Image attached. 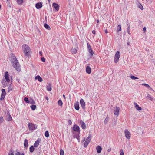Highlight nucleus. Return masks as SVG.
<instances>
[{"mask_svg": "<svg viewBox=\"0 0 155 155\" xmlns=\"http://www.w3.org/2000/svg\"><path fill=\"white\" fill-rule=\"evenodd\" d=\"M41 60L43 62H45V59L44 57L41 58Z\"/></svg>", "mask_w": 155, "mask_h": 155, "instance_id": "nucleus-48", "label": "nucleus"}, {"mask_svg": "<svg viewBox=\"0 0 155 155\" xmlns=\"http://www.w3.org/2000/svg\"><path fill=\"white\" fill-rule=\"evenodd\" d=\"M4 77L5 78L6 81L8 83H9L10 82V80L9 77V74L8 71H6L5 72Z\"/></svg>", "mask_w": 155, "mask_h": 155, "instance_id": "nucleus-8", "label": "nucleus"}, {"mask_svg": "<svg viewBox=\"0 0 155 155\" xmlns=\"http://www.w3.org/2000/svg\"><path fill=\"white\" fill-rule=\"evenodd\" d=\"M78 140V141L79 142V140H80V138H79V137H78H78H77V138H76Z\"/></svg>", "mask_w": 155, "mask_h": 155, "instance_id": "nucleus-59", "label": "nucleus"}, {"mask_svg": "<svg viewBox=\"0 0 155 155\" xmlns=\"http://www.w3.org/2000/svg\"><path fill=\"white\" fill-rule=\"evenodd\" d=\"M74 107L76 110H78L79 109V104L78 102H77L74 104Z\"/></svg>", "mask_w": 155, "mask_h": 155, "instance_id": "nucleus-19", "label": "nucleus"}, {"mask_svg": "<svg viewBox=\"0 0 155 155\" xmlns=\"http://www.w3.org/2000/svg\"><path fill=\"white\" fill-rule=\"evenodd\" d=\"M130 26H129L127 27V33L129 34L130 35Z\"/></svg>", "mask_w": 155, "mask_h": 155, "instance_id": "nucleus-46", "label": "nucleus"}, {"mask_svg": "<svg viewBox=\"0 0 155 155\" xmlns=\"http://www.w3.org/2000/svg\"><path fill=\"white\" fill-rule=\"evenodd\" d=\"M68 122L69 124L71 125V124L72 122L70 120H68Z\"/></svg>", "mask_w": 155, "mask_h": 155, "instance_id": "nucleus-50", "label": "nucleus"}, {"mask_svg": "<svg viewBox=\"0 0 155 155\" xmlns=\"http://www.w3.org/2000/svg\"><path fill=\"white\" fill-rule=\"evenodd\" d=\"M86 72L90 74L91 72V70L90 67L89 66H87L86 67Z\"/></svg>", "mask_w": 155, "mask_h": 155, "instance_id": "nucleus-22", "label": "nucleus"}, {"mask_svg": "<svg viewBox=\"0 0 155 155\" xmlns=\"http://www.w3.org/2000/svg\"><path fill=\"white\" fill-rule=\"evenodd\" d=\"M30 107L31 108V109L33 110H35L36 108V105H32Z\"/></svg>", "mask_w": 155, "mask_h": 155, "instance_id": "nucleus-32", "label": "nucleus"}, {"mask_svg": "<svg viewBox=\"0 0 155 155\" xmlns=\"http://www.w3.org/2000/svg\"><path fill=\"white\" fill-rule=\"evenodd\" d=\"M80 124H81V127L83 129H86V124L84 122L81 120L80 121Z\"/></svg>", "mask_w": 155, "mask_h": 155, "instance_id": "nucleus-16", "label": "nucleus"}, {"mask_svg": "<svg viewBox=\"0 0 155 155\" xmlns=\"http://www.w3.org/2000/svg\"><path fill=\"white\" fill-rule=\"evenodd\" d=\"M41 140L40 138H38L37 140L35 141L34 144V147H37L39 144V143L41 141Z\"/></svg>", "mask_w": 155, "mask_h": 155, "instance_id": "nucleus-12", "label": "nucleus"}, {"mask_svg": "<svg viewBox=\"0 0 155 155\" xmlns=\"http://www.w3.org/2000/svg\"><path fill=\"white\" fill-rule=\"evenodd\" d=\"M63 97L65 99V97L64 94L63 95Z\"/></svg>", "mask_w": 155, "mask_h": 155, "instance_id": "nucleus-60", "label": "nucleus"}, {"mask_svg": "<svg viewBox=\"0 0 155 155\" xmlns=\"http://www.w3.org/2000/svg\"><path fill=\"white\" fill-rule=\"evenodd\" d=\"M147 97H148L149 98H150V99H151V95H150V94H148L147 96Z\"/></svg>", "mask_w": 155, "mask_h": 155, "instance_id": "nucleus-52", "label": "nucleus"}, {"mask_svg": "<svg viewBox=\"0 0 155 155\" xmlns=\"http://www.w3.org/2000/svg\"><path fill=\"white\" fill-rule=\"evenodd\" d=\"M111 151V148H110V149H108L107 150V151L109 152H110Z\"/></svg>", "mask_w": 155, "mask_h": 155, "instance_id": "nucleus-56", "label": "nucleus"}, {"mask_svg": "<svg viewBox=\"0 0 155 155\" xmlns=\"http://www.w3.org/2000/svg\"><path fill=\"white\" fill-rule=\"evenodd\" d=\"M92 33L93 34H96V31L95 30H93Z\"/></svg>", "mask_w": 155, "mask_h": 155, "instance_id": "nucleus-54", "label": "nucleus"}, {"mask_svg": "<svg viewBox=\"0 0 155 155\" xmlns=\"http://www.w3.org/2000/svg\"><path fill=\"white\" fill-rule=\"evenodd\" d=\"M47 89L49 91H50L51 90V86L50 83H49L46 87Z\"/></svg>", "mask_w": 155, "mask_h": 155, "instance_id": "nucleus-24", "label": "nucleus"}, {"mask_svg": "<svg viewBox=\"0 0 155 155\" xmlns=\"http://www.w3.org/2000/svg\"><path fill=\"white\" fill-rule=\"evenodd\" d=\"M127 45L128 46H130V42L129 41H128L127 42Z\"/></svg>", "mask_w": 155, "mask_h": 155, "instance_id": "nucleus-55", "label": "nucleus"}, {"mask_svg": "<svg viewBox=\"0 0 155 155\" xmlns=\"http://www.w3.org/2000/svg\"><path fill=\"white\" fill-rule=\"evenodd\" d=\"M4 121L3 118L2 117H0V123H2Z\"/></svg>", "mask_w": 155, "mask_h": 155, "instance_id": "nucleus-39", "label": "nucleus"}, {"mask_svg": "<svg viewBox=\"0 0 155 155\" xmlns=\"http://www.w3.org/2000/svg\"><path fill=\"white\" fill-rule=\"evenodd\" d=\"M2 93L1 95L0 99L1 101H2L4 99L6 95L5 90L4 89H2Z\"/></svg>", "mask_w": 155, "mask_h": 155, "instance_id": "nucleus-7", "label": "nucleus"}, {"mask_svg": "<svg viewBox=\"0 0 155 155\" xmlns=\"http://www.w3.org/2000/svg\"><path fill=\"white\" fill-rule=\"evenodd\" d=\"M114 109V114L117 115V116H118L120 108L118 107H116Z\"/></svg>", "mask_w": 155, "mask_h": 155, "instance_id": "nucleus-14", "label": "nucleus"}, {"mask_svg": "<svg viewBox=\"0 0 155 155\" xmlns=\"http://www.w3.org/2000/svg\"><path fill=\"white\" fill-rule=\"evenodd\" d=\"M48 1L50 2V0H48Z\"/></svg>", "mask_w": 155, "mask_h": 155, "instance_id": "nucleus-64", "label": "nucleus"}, {"mask_svg": "<svg viewBox=\"0 0 155 155\" xmlns=\"http://www.w3.org/2000/svg\"><path fill=\"white\" fill-rule=\"evenodd\" d=\"M33 146H31L29 148V151L31 153L33 152L35 150V148Z\"/></svg>", "mask_w": 155, "mask_h": 155, "instance_id": "nucleus-26", "label": "nucleus"}, {"mask_svg": "<svg viewBox=\"0 0 155 155\" xmlns=\"http://www.w3.org/2000/svg\"><path fill=\"white\" fill-rule=\"evenodd\" d=\"M120 155H124V151L122 149H121L120 150Z\"/></svg>", "mask_w": 155, "mask_h": 155, "instance_id": "nucleus-47", "label": "nucleus"}, {"mask_svg": "<svg viewBox=\"0 0 155 155\" xmlns=\"http://www.w3.org/2000/svg\"><path fill=\"white\" fill-rule=\"evenodd\" d=\"M30 100H31V101L30 102V104H35V102L34 101V100L33 99H30Z\"/></svg>", "mask_w": 155, "mask_h": 155, "instance_id": "nucleus-44", "label": "nucleus"}, {"mask_svg": "<svg viewBox=\"0 0 155 155\" xmlns=\"http://www.w3.org/2000/svg\"><path fill=\"white\" fill-rule=\"evenodd\" d=\"M121 25L120 24L118 25L117 31V32L120 31L121 30Z\"/></svg>", "mask_w": 155, "mask_h": 155, "instance_id": "nucleus-33", "label": "nucleus"}, {"mask_svg": "<svg viewBox=\"0 0 155 155\" xmlns=\"http://www.w3.org/2000/svg\"><path fill=\"white\" fill-rule=\"evenodd\" d=\"M73 133L74 134L73 136L74 138H78V137H80L79 134L80 133Z\"/></svg>", "mask_w": 155, "mask_h": 155, "instance_id": "nucleus-28", "label": "nucleus"}, {"mask_svg": "<svg viewBox=\"0 0 155 155\" xmlns=\"http://www.w3.org/2000/svg\"><path fill=\"white\" fill-rule=\"evenodd\" d=\"M88 52L90 53V55L92 57L94 53V51L92 49H91L88 50Z\"/></svg>", "mask_w": 155, "mask_h": 155, "instance_id": "nucleus-31", "label": "nucleus"}, {"mask_svg": "<svg viewBox=\"0 0 155 155\" xmlns=\"http://www.w3.org/2000/svg\"><path fill=\"white\" fill-rule=\"evenodd\" d=\"M91 134H89L88 137L87 138L84 143V147H86L88 145L89 142L91 141Z\"/></svg>", "mask_w": 155, "mask_h": 155, "instance_id": "nucleus-3", "label": "nucleus"}, {"mask_svg": "<svg viewBox=\"0 0 155 155\" xmlns=\"http://www.w3.org/2000/svg\"><path fill=\"white\" fill-rule=\"evenodd\" d=\"M6 82V81H5L4 79H3L1 83L2 85H5Z\"/></svg>", "mask_w": 155, "mask_h": 155, "instance_id": "nucleus-45", "label": "nucleus"}, {"mask_svg": "<svg viewBox=\"0 0 155 155\" xmlns=\"http://www.w3.org/2000/svg\"><path fill=\"white\" fill-rule=\"evenodd\" d=\"M104 32L106 33H108V31L107 29L105 28H104Z\"/></svg>", "mask_w": 155, "mask_h": 155, "instance_id": "nucleus-49", "label": "nucleus"}, {"mask_svg": "<svg viewBox=\"0 0 155 155\" xmlns=\"http://www.w3.org/2000/svg\"><path fill=\"white\" fill-rule=\"evenodd\" d=\"M28 127L30 130H34L36 129L35 125L32 123H29L28 124Z\"/></svg>", "mask_w": 155, "mask_h": 155, "instance_id": "nucleus-5", "label": "nucleus"}, {"mask_svg": "<svg viewBox=\"0 0 155 155\" xmlns=\"http://www.w3.org/2000/svg\"><path fill=\"white\" fill-rule=\"evenodd\" d=\"M58 105L62 106L63 105V103L62 101L61 100H59L58 101Z\"/></svg>", "mask_w": 155, "mask_h": 155, "instance_id": "nucleus-30", "label": "nucleus"}, {"mask_svg": "<svg viewBox=\"0 0 155 155\" xmlns=\"http://www.w3.org/2000/svg\"><path fill=\"white\" fill-rule=\"evenodd\" d=\"M15 155H20V153L19 152H17L16 153Z\"/></svg>", "mask_w": 155, "mask_h": 155, "instance_id": "nucleus-51", "label": "nucleus"}, {"mask_svg": "<svg viewBox=\"0 0 155 155\" xmlns=\"http://www.w3.org/2000/svg\"><path fill=\"white\" fill-rule=\"evenodd\" d=\"M108 119L109 118L108 117H107L105 119V120H104V123L105 124H107L108 121Z\"/></svg>", "mask_w": 155, "mask_h": 155, "instance_id": "nucleus-38", "label": "nucleus"}, {"mask_svg": "<svg viewBox=\"0 0 155 155\" xmlns=\"http://www.w3.org/2000/svg\"><path fill=\"white\" fill-rule=\"evenodd\" d=\"M80 103L82 109L84 110L85 109V104L84 100L82 99H81L80 100Z\"/></svg>", "mask_w": 155, "mask_h": 155, "instance_id": "nucleus-11", "label": "nucleus"}, {"mask_svg": "<svg viewBox=\"0 0 155 155\" xmlns=\"http://www.w3.org/2000/svg\"><path fill=\"white\" fill-rule=\"evenodd\" d=\"M45 99L47 100H48L49 99H48V96H47L45 97Z\"/></svg>", "mask_w": 155, "mask_h": 155, "instance_id": "nucleus-57", "label": "nucleus"}, {"mask_svg": "<svg viewBox=\"0 0 155 155\" xmlns=\"http://www.w3.org/2000/svg\"><path fill=\"white\" fill-rule=\"evenodd\" d=\"M53 6L57 11H58L59 8V6L58 4L54 3H53Z\"/></svg>", "mask_w": 155, "mask_h": 155, "instance_id": "nucleus-13", "label": "nucleus"}, {"mask_svg": "<svg viewBox=\"0 0 155 155\" xmlns=\"http://www.w3.org/2000/svg\"><path fill=\"white\" fill-rule=\"evenodd\" d=\"M87 49H88V50H89L90 49H92L91 48V45L89 43H87Z\"/></svg>", "mask_w": 155, "mask_h": 155, "instance_id": "nucleus-40", "label": "nucleus"}, {"mask_svg": "<svg viewBox=\"0 0 155 155\" xmlns=\"http://www.w3.org/2000/svg\"><path fill=\"white\" fill-rule=\"evenodd\" d=\"M124 133L126 137L128 139H130L131 137L130 133L127 129H125Z\"/></svg>", "mask_w": 155, "mask_h": 155, "instance_id": "nucleus-9", "label": "nucleus"}, {"mask_svg": "<svg viewBox=\"0 0 155 155\" xmlns=\"http://www.w3.org/2000/svg\"><path fill=\"white\" fill-rule=\"evenodd\" d=\"M11 62L13 67L18 71H21L20 65L15 56L11 57Z\"/></svg>", "mask_w": 155, "mask_h": 155, "instance_id": "nucleus-1", "label": "nucleus"}, {"mask_svg": "<svg viewBox=\"0 0 155 155\" xmlns=\"http://www.w3.org/2000/svg\"><path fill=\"white\" fill-rule=\"evenodd\" d=\"M130 78L132 79H133V80H135V79H138V78H137V77H136L134 76H130Z\"/></svg>", "mask_w": 155, "mask_h": 155, "instance_id": "nucleus-41", "label": "nucleus"}, {"mask_svg": "<svg viewBox=\"0 0 155 155\" xmlns=\"http://www.w3.org/2000/svg\"><path fill=\"white\" fill-rule=\"evenodd\" d=\"M73 130L75 132H76L77 133H80V130L79 127L77 125L75 124L72 127Z\"/></svg>", "mask_w": 155, "mask_h": 155, "instance_id": "nucleus-6", "label": "nucleus"}, {"mask_svg": "<svg viewBox=\"0 0 155 155\" xmlns=\"http://www.w3.org/2000/svg\"><path fill=\"white\" fill-rule=\"evenodd\" d=\"M99 20H97V23H98L99 22Z\"/></svg>", "mask_w": 155, "mask_h": 155, "instance_id": "nucleus-62", "label": "nucleus"}, {"mask_svg": "<svg viewBox=\"0 0 155 155\" xmlns=\"http://www.w3.org/2000/svg\"><path fill=\"white\" fill-rule=\"evenodd\" d=\"M17 1L18 4L21 5L23 2V0H17Z\"/></svg>", "mask_w": 155, "mask_h": 155, "instance_id": "nucleus-34", "label": "nucleus"}, {"mask_svg": "<svg viewBox=\"0 0 155 155\" xmlns=\"http://www.w3.org/2000/svg\"><path fill=\"white\" fill-rule=\"evenodd\" d=\"M129 24V23H128L127 24V26H128V27L129 26H130Z\"/></svg>", "mask_w": 155, "mask_h": 155, "instance_id": "nucleus-63", "label": "nucleus"}, {"mask_svg": "<svg viewBox=\"0 0 155 155\" xmlns=\"http://www.w3.org/2000/svg\"><path fill=\"white\" fill-rule=\"evenodd\" d=\"M71 51L73 53L75 54L77 52V49L75 48H72L71 50Z\"/></svg>", "mask_w": 155, "mask_h": 155, "instance_id": "nucleus-29", "label": "nucleus"}, {"mask_svg": "<svg viewBox=\"0 0 155 155\" xmlns=\"http://www.w3.org/2000/svg\"><path fill=\"white\" fill-rule=\"evenodd\" d=\"M44 26L45 28H46V29L48 30H51V28L46 23H45L44 24Z\"/></svg>", "mask_w": 155, "mask_h": 155, "instance_id": "nucleus-25", "label": "nucleus"}, {"mask_svg": "<svg viewBox=\"0 0 155 155\" xmlns=\"http://www.w3.org/2000/svg\"><path fill=\"white\" fill-rule=\"evenodd\" d=\"M39 54L40 56H42V52L41 51H40L39 52Z\"/></svg>", "mask_w": 155, "mask_h": 155, "instance_id": "nucleus-53", "label": "nucleus"}, {"mask_svg": "<svg viewBox=\"0 0 155 155\" xmlns=\"http://www.w3.org/2000/svg\"><path fill=\"white\" fill-rule=\"evenodd\" d=\"M24 100L27 103H30V101L28 98L27 97H25L24 98Z\"/></svg>", "mask_w": 155, "mask_h": 155, "instance_id": "nucleus-35", "label": "nucleus"}, {"mask_svg": "<svg viewBox=\"0 0 155 155\" xmlns=\"http://www.w3.org/2000/svg\"><path fill=\"white\" fill-rule=\"evenodd\" d=\"M8 155H14V151L13 149H11L10 150Z\"/></svg>", "mask_w": 155, "mask_h": 155, "instance_id": "nucleus-27", "label": "nucleus"}, {"mask_svg": "<svg viewBox=\"0 0 155 155\" xmlns=\"http://www.w3.org/2000/svg\"><path fill=\"white\" fill-rule=\"evenodd\" d=\"M139 8L141 10H143V6L140 4L139 5Z\"/></svg>", "mask_w": 155, "mask_h": 155, "instance_id": "nucleus-43", "label": "nucleus"}, {"mask_svg": "<svg viewBox=\"0 0 155 155\" xmlns=\"http://www.w3.org/2000/svg\"><path fill=\"white\" fill-rule=\"evenodd\" d=\"M45 135L47 137H49V132L47 130L45 132Z\"/></svg>", "mask_w": 155, "mask_h": 155, "instance_id": "nucleus-36", "label": "nucleus"}, {"mask_svg": "<svg viewBox=\"0 0 155 155\" xmlns=\"http://www.w3.org/2000/svg\"><path fill=\"white\" fill-rule=\"evenodd\" d=\"M22 49L25 56L29 57L30 55L29 52L31 51L30 48L26 44H23L22 46Z\"/></svg>", "mask_w": 155, "mask_h": 155, "instance_id": "nucleus-2", "label": "nucleus"}, {"mask_svg": "<svg viewBox=\"0 0 155 155\" xmlns=\"http://www.w3.org/2000/svg\"><path fill=\"white\" fill-rule=\"evenodd\" d=\"M35 79H38L40 82H41L43 81L42 78L39 75L36 76L35 78Z\"/></svg>", "mask_w": 155, "mask_h": 155, "instance_id": "nucleus-23", "label": "nucleus"}, {"mask_svg": "<svg viewBox=\"0 0 155 155\" xmlns=\"http://www.w3.org/2000/svg\"><path fill=\"white\" fill-rule=\"evenodd\" d=\"M141 84L143 86H145L146 87H147V88H148L150 90H153L150 87V86L147 84L145 83H143L142 84Z\"/></svg>", "mask_w": 155, "mask_h": 155, "instance_id": "nucleus-20", "label": "nucleus"}, {"mask_svg": "<svg viewBox=\"0 0 155 155\" xmlns=\"http://www.w3.org/2000/svg\"><path fill=\"white\" fill-rule=\"evenodd\" d=\"M6 120L8 121H11L12 120V118L11 116V115L8 111H7V114L6 115Z\"/></svg>", "mask_w": 155, "mask_h": 155, "instance_id": "nucleus-10", "label": "nucleus"}, {"mask_svg": "<svg viewBox=\"0 0 155 155\" xmlns=\"http://www.w3.org/2000/svg\"><path fill=\"white\" fill-rule=\"evenodd\" d=\"M60 155H64V150L62 149L60 150Z\"/></svg>", "mask_w": 155, "mask_h": 155, "instance_id": "nucleus-37", "label": "nucleus"}, {"mask_svg": "<svg viewBox=\"0 0 155 155\" xmlns=\"http://www.w3.org/2000/svg\"><path fill=\"white\" fill-rule=\"evenodd\" d=\"M96 149L97 150V152L98 153H100L102 150V148L100 146H98L96 148Z\"/></svg>", "mask_w": 155, "mask_h": 155, "instance_id": "nucleus-21", "label": "nucleus"}, {"mask_svg": "<svg viewBox=\"0 0 155 155\" xmlns=\"http://www.w3.org/2000/svg\"><path fill=\"white\" fill-rule=\"evenodd\" d=\"M24 148L25 149H27L28 147V141L27 139H25L24 140Z\"/></svg>", "mask_w": 155, "mask_h": 155, "instance_id": "nucleus-17", "label": "nucleus"}, {"mask_svg": "<svg viewBox=\"0 0 155 155\" xmlns=\"http://www.w3.org/2000/svg\"><path fill=\"white\" fill-rule=\"evenodd\" d=\"M12 90V87L11 86V84L9 85V86L8 87V92H9L10 91Z\"/></svg>", "mask_w": 155, "mask_h": 155, "instance_id": "nucleus-42", "label": "nucleus"}, {"mask_svg": "<svg viewBox=\"0 0 155 155\" xmlns=\"http://www.w3.org/2000/svg\"><path fill=\"white\" fill-rule=\"evenodd\" d=\"M120 53L119 51H117L115 55L114 62L115 63H117V62H118L119 59L120 57Z\"/></svg>", "mask_w": 155, "mask_h": 155, "instance_id": "nucleus-4", "label": "nucleus"}, {"mask_svg": "<svg viewBox=\"0 0 155 155\" xmlns=\"http://www.w3.org/2000/svg\"><path fill=\"white\" fill-rule=\"evenodd\" d=\"M42 6V3L40 2L37 3L35 5V7L38 9H39Z\"/></svg>", "mask_w": 155, "mask_h": 155, "instance_id": "nucleus-15", "label": "nucleus"}, {"mask_svg": "<svg viewBox=\"0 0 155 155\" xmlns=\"http://www.w3.org/2000/svg\"><path fill=\"white\" fill-rule=\"evenodd\" d=\"M146 27H144L143 28V30L144 31L146 30Z\"/></svg>", "mask_w": 155, "mask_h": 155, "instance_id": "nucleus-58", "label": "nucleus"}, {"mask_svg": "<svg viewBox=\"0 0 155 155\" xmlns=\"http://www.w3.org/2000/svg\"><path fill=\"white\" fill-rule=\"evenodd\" d=\"M85 138H84L83 140V142H84V141H85Z\"/></svg>", "mask_w": 155, "mask_h": 155, "instance_id": "nucleus-61", "label": "nucleus"}, {"mask_svg": "<svg viewBox=\"0 0 155 155\" xmlns=\"http://www.w3.org/2000/svg\"><path fill=\"white\" fill-rule=\"evenodd\" d=\"M134 104L135 106V108L137 110L140 111L141 110V108L139 107L137 103L134 102Z\"/></svg>", "mask_w": 155, "mask_h": 155, "instance_id": "nucleus-18", "label": "nucleus"}]
</instances>
